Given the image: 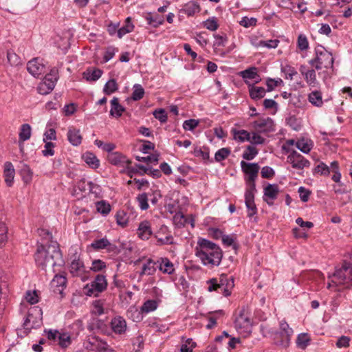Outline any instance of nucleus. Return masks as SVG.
<instances>
[{"label":"nucleus","mask_w":352,"mask_h":352,"mask_svg":"<svg viewBox=\"0 0 352 352\" xmlns=\"http://www.w3.org/2000/svg\"><path fill=\"white\" fill-rule=\"evenodd\" d=\"M37 232L41 237V243L38 245L34 254L36 265L46 273L59 272L58 267L63 266L65 261L58 243L52 240V234L47 230L39 228Z\"/></svg>","instance_id":"obj_1"},{"label":"nucleus","mask_w":352,"mask_h":352,"mask_svg":"<svg viewBox=\"0 0 352 352\" xmlns=\"http://www.w3.org/2000/svg\"><path fill=\"white\" fill-rule=\"evenodd\" d=\"M195 251L196 256L205 266L212 268L219 266L221 262V249L218 245L206 239L199 238Z\"/></svg>","instance_id":"obj_2"},{"label":"nucleus","mask_w":352,"mask_h":352,"mask_svg":"<svg viewBox=\"0 0 352 352\" xmlns=\"http://www.w3.org/2000/svg\"><path fill=\"white\" fill-rule=\"evenodd\" d=\"M105 300L96 299L91 304V321L89 322V330H96L102 333H106L108 327L105 320L98 319L97 317L107 314L108 311L104 308Z\"/></svg>","instance_id":"obj_3"},{"label":"nucleus","mask_w":352,"mask_h":352,"mask_svg":"<svg viewBox=\"0 0 352 352\" xmlns=\"http://www.w3.org/2000/svg\"><path fill=\"white\" fill-rule=\"evenodd\" d=\"M206 284L209 292H216L226 297L230 296L231 291L234 286V278L225 274H222L219 279L213 278L208 280Z\"/></svg>","instance_id":"obj_4"},{"label":"nucleus","mask_w":352,"mask_h":352,"mask_svg":"<svg viewBox=\"0 0 352 352\" xmlns=\"http://www.w3.org/2000/svg\"><path fill=\"white\" fill-rule=\"evenodd\" d=\"M315 58L309 61L310 65L320 71L322 69H332L334 59L332 54L323 46L318 45L315 48Z\"/></svg>","instance_id":"obj_5"},{"label":"nucleus","mask_w":352,"mask_h":352,"mask_svg":"<svg viewBox=\"0 0 352 352\" xmlns=\"http://www.w3.org/2000/svg\"><path fill=\"white\" fill-rule=\"evenodd\" d=\"M333 276V283L336 285H344L345 287L349 288L352 286V264L344 261L340 268L336 269Z\"/></svg>","instance_id":"obj_6"},{"label":"nucleus","mask_w":352,"mask_h":352,"mask_svg":"<svg viewBox=\"0 0 352 352\" xmlns=\"http://www.w3.org/2000/svg\"><path fill=\"white\" fill-rule=\"evenodd\" d=\"M293 333L294 331L289 324L285 320L281 321L279 331L274 333V344L283 348L288 347Z\"/></svg>","instance_id":"obj_7"},{"label":"nucleus","mask_w":352,"mask_h":352,"mask_svg":"<svg viewBox=\"0 0 352 352\" xmlns=\"http://www.w3.org/2000/svg\"><path fill=\"white\" fill-rule=\"evenodd\" d=\"M242 171L248 175L246 184L248 188L246 190H256L255 181L258 177L260 166L257 163H248L241 161L240 163Z\"/></svg>","instance_id":"obj_8"},{"label":"nucleus","mask_w":352,"mask_h":352,"mask_svg":"<svg viewBox=\"0 0 352 352\" xmlns=\"http://www.w3.org/2000/svg\"><path fill=\"white\" fill-rule=\"evenodd\" d=\"M58 79V71L56 67L51 69L50 72L46 74L43 81L39 83L38 87V93L42 95H46L51 92Z\"/></svg>","instance_id":"obj_9"},{"label":"nucleus","mask_w":352,"mask_h":352,"mask_svg":"<svg viewBox=\"0 0 352 352\" xmlns=\"http://www.w3.org/2000/svg\"><path fill=\"white\" fill-rule=\"evenodd\" d=\"M108 286L106 276L102 274H97L89 284V297H98L104 292Z\"/></svg>","instance_id":"obj_10"},{"label":"nucleus","mask_w":352,"mask_h":352,"mask_svg":"<svg viewBox=\"0 0 352 352\" xmlns=\"http://www.w3.org/2000/svg\"><path fill=\"white\" fill-rule=\"evenodd\" d=\"M286 151L290 153L287 156V162L294 168L302 170L310 166V162L296 151L287 149Z\"/></svg>","instance_id":"obj_11"},{"label":"nucleus","mask_w":352,"mask_h":352,"mask_svg":"<svg viewBox=\"0 0 352 352\" xmlns=\"http://www.w3.org/2000/svg\"><path fill=\"white\" fill-rule=\"evenodd\" d=\"M69 272L74 276L79 277L82 282L88 278V274L85 270L83 263L80 259H74L69 266Z\"/></svg>","instance_id":"obj_12"},{"label":"nucleus","mask_w":352,"mask_h":352,"mask_svg":"<svg viewBox=\"0 0 352 352\" xmlns=\"http://www.w3.org/2000/svg\"><path fill=\"white\" fill-rule=\"evenodd\" d=\"M27 69L33 76L38 77L45 72V66L43 60L34 58L28 63Z\"/></svg>","instance_id":"obj_13"},{"label":"nucleus","mask_w":352,"mask_h":352,"mask_svg":"<svg viewBox=\"0 0 352 352\" xmlns=\"http://www.w3.org/2000/svg\"><path fill=\"white\" fill-rule=\"evenodd\" d=\"M279 192L278 186L276 184H268L263 189V201L268 206H272L274 201L277 199Z\"/></svg>","instance_id":"obj_14"},{"label":"nucleus","mask_w":352,"mask_h":352,"mask_svg":"<svg viewBox=\"0 0 352 352\" xmlns=\"http://www.w3.org/2000/svg\"><path fill=\"white\" fill-rule=\"evenodd\" d=\"M67 278L63 274H56L51 281L50 286L54 294H58L63 296V293L66 287Z\"/></svg>","instance_id":"obj_15"},{"label":"nucleus","mask_w":352,"mask_h":352,"mask_svg":"<svg viewBox=\"0 0 352 352\" xmlns=\"http://www.w3.org/2000/svg\"><path fill=\"white\" fill-rule=\"evenodd\" d=\"M110 324L113 332L116 334L123 335L126 331V321L120 316H117L113 318L111 320Z\"/></svg>","instance_id":"obj_16"},{"label":"nucleus","mask_w":352,"mask_h":352,"mask_svg":"<svg viewBox=\"0 0 352 352\" xmlns=\"http://www.w3.org/2000/svg\"><path fill=\"white\" fill-rule=\"evenodd\" d=\"M89 351H94L96 352H113V351L109 348L107 342L96 336L89 337Z\"/></svg>","instance_id":"obj_17"},{"label":"nucleus","mask_w":352,"mask_h":352,"mask_svg":"<svg viewBox=\"0 0 352 352\" xmlns=\"http://www.w3.org/2000/svg\"><path fill=\"white\" fill-rule=\"evenodd\" d=\"M256 190H246L245 192V204L248 209V216L252 217L257 213L254 203V192Z\"/></svg>","instance_id":"obj_18"},{"label":"nucleus","mask_w":352,"mask_h":352,"mask_svg":"<svg viewBox=\"0 0 352 352\" xmlns=\"http://www.w3.org/2000/svg\"><path fill=\"white\" fill-rule=\"evenodd\" d=\"M254 126L260 132H273L275 131L274 120L271 118H261L254 122Z\"/></svg>","instance_id":"obj_19"},{"label":"nucleus","mask_w":352,"mask_h":352,"mask_svg":"<svg viewBox=\"0 0 352 352\" xmlns=\"http://www.w3.org/2000/svg\"><path fill=\"white\" fill-rule=\"evenodd\" d=\"M108 161L114 166L124 167L126 164L131 163L126 157L119 152H111L108 155Z\"/></svg>","instance_id":"obj_20"},{"label":"nucleus","mask_w":352,"mask_h":352,"mask_svg":"<svg viewBox=\"0 0 352 352\" xmlns=\"http://www.w3.org/2000/svg\"><path fill=\"white\" fill-rule=\"evenodd\" d=\"M235 327L238 331L244 333H250L251 331V322L250 320L245 317L243 314H240L234 321Z\"/></svg>","instance_id":"obj_21"},{"label":"nucleus","mask_w":352,"mask_h":352,"mask_svg":"<svg viewBox=\"0 0 352 352\" xmlns=\"http://www.w3.org/2000/svg\"><path fill=\"white\" fill-rule=\"evenodd\" d=\"M245 84L248 85L250 96L254 100L264 98L267 92L264 87L255 86L254 84H251L248 81H245Z\"/></svg>","instance_id":"obj_22"},{"label":"nucleus","mask_w":352,"mask_h":352,"mask_svg":"<svg viewBox=\"0 0 352 352\" xmlns=\"http://www.w3.org/2000/svg\"><path fill=\"white\" fill-rule=\"evenodd\" d=\"M157 263V267L164 274H172L175 271L173 263L168 258H160Z\"/></svg>","instance_id":"obj_23"},{"label":"nucleus","mask_w":352,"mask_h":352,"mask_svg":"<svg viewBox=\"0 0 352 352\" xmlns=\"http://www.w3.org/2000/svg\"><path fill=\"white\" fill-rule=\"evenodd\" d=\"M201 10L199 4L195 1H190L186 3L180 10V12L187 14L188 16H194Z\"/></svg>","instance_id":"obj_24"},{"label":"nucleus","mask_w":352,"mask_h":352,"mask_svg":"<svg viewBox=\"0 0 352 352\" xmlns=\"http://www.w3.org/2000/svg\"><path fill=\"white\" fill-rule=\"evenodd\" d=\"M137 233L142 240L148 239L152 234L150 223L148 221H144L139 225Z\"/></svg>","instance_id":"obj_25"},{"label":"nucleus","mask_w":352,"mask_h":352,"mask_svg":"<svg viewBox=\"0 0 352 352\" xmlns=\"http://www.w3.org/2000/svg\"><path fill=\"white\" fill-rule=\"evenodd\" d=\"M157 263L155 262L151 258H148L145 263L142 265V270L140 272V276H142L144 275H153L156 272Z\"/></svg>","instance_id":"obj_26"},{"label":"nucleus","mask_w":352,"mask_h":352,"mask_svg":"<svg viewBox=\"0 0 352 352\" xmlns=\"http://www.w3.org/2000/svg\"><path fill=\"white\" fill-rule=\"evenodd\" d=\"M14 168L12 164L10 162H7L4 165V177L5 182L8 186H12L14 177Z\"/></svg>","instance_id":"obj_27"},{"label":"nucleus","mask_w":352,"mask_h":352,"mask_svg":"<svg viewBox=\"0 0 352 352\" xmlns=\"http://www.w3.org/2000/svg\"><path fill=\"white\" fill-rule=\"evenodd\" d=\"M125 111V108L119 103V100L116 97H113L111 100L110 115L115 118H119Z\"/></svg>","instance_id":"obj_28"},{"label":"nucleus","mask_w":352,"mask_h":352,"mask_svg":"<svg viewBox=\"0 0 352 352\" xmlns=\"http://www.w3.org/2000/svg\"><path fill=\"white\" fill-rule=\"evenodd\" d=\"M233 134L234 140L239 142H244L245 141H250V133L244 129L237 130L232 129L231 131Z\"/></svg>","instance_id":"obj_29"},{"label":"nucleus","mask_w":352,"mask_h":352,"mask_svg":"<svg viewBox=\"0 0 352 352\" xmlns=\"http://www.w3.org/2000/svg\"><path fill=\"white\" fill-rule=\"evenodd\" d=\"M145 19L147 23L153 28H157L164 22V17L157 14L153 15L152 13H148Z\"/></svg>","instance_id":"obj_30"},{"label":"nucleus","mask_w":352,"mask_h":352,"mask_svg":"<svg viewBox=\"0 0 352 352\" xmlns=\"http://www.w3.org/2000/svg\"><path fill=\"white\" fill-rule=\"evenodd\" d=\"M67 139L72 145H79L82 141V137L80 134L79 130L76 129H69L67 132Z\"/></svg>","instance_id":"obj_31"},{"label":"nucleus","mask_w":352,"mask_h":352,"mask_svg":"<svg viewBox=\"0 0 352 352\" xmlns=\"http://www.w3.org/2000/svg\"><path fill=\"white\" fill-rule=\"evenodd\" d=\"M96 210L102 216L106 217L111 210V205L105 200L98 201L95 203Z\"/></svg>","instance_id":"obj_32"},{"label":"nucleus","mask_w":352,"mask_h":352,"mask_svg":"<svg viewBox=\"0 0 352 352\" xmlns=\"http://www.w3.org/2000/svg\"><path fill=\"white\" fill-rule=\"evenodd\" d=\"M134 25L131 21V17H127L125 20V24L122 27L118 30V37L119 38H122L127 33H130L133 31Z\"/></svg>","instance_id":"obj_33"},{"label":"nucleus","mask_w":352,"mask_h":352,"mask_svg":"<svg viewBox=\"0 0 352 352\" xmlns=\"http://www.w3.org/2000/svg\"><path fill=\"white\" fill-rule=\"evenodd\" d=\"M110 246H111V244L107 238L94 240L89 245V248H91L96 251L105 249Z\"/></svg>","instance_id":"obj_34"},{"label":"nucleus","mask_w":352,"mask_h":352,"mask_svg":"<svg viewBox=\"0 0 352 352\" xmlns=\"http://www.w3.org/2000/svg\"><path fill=\"white\" fill-rule=\"evenodd\" d=\"M310 103L316 107H321L323 104L322 94L319 91H313L308 96Z\"/></svg>","instance_id":"obj_35"},{"label":"nucleus","mask_w":352,"mask_h":352,"mask_svg":"<svg viewBox=\"0 0 352 352\" xmlns=\"http://www.w3.org/2000/svg\"><path fill=\"white\" fill-rule=\"evenodd\" d=\"M20 175L25 184H29L32 179L33 173L27 164H23L21 165Z\"/></svg>","instance_id":"obj_36"},{"label":"nucleus","mask_w":352,"mask_h":352,"mask_svg":"<svg viewBox=\"0 0 352 352\" xmlns=\"http://www.w3.org/2000/svg\"><path fill=\"white\" fill-rule=\"evenodd\" d=\"M193 155L197 157H201L204 161H209L210 150L207 146H196L193 151Z\"/></svg>","instance_id":"obj_37"},{"label":"nucleus","mask_w":352,"mask_h":352,"mask_svg":"<svg viewBox=\"0 0 352 352\" xmlns=\"http://www.w3.org/2000/svg\"><path fill=\"white\" fill-rule=\"evenodd\" d=\"M265 85L267 86V92H271L276 87H277L278 86L283 85L284 82H283V80L280 78H267L266 79Z\"/></svg>","instance_id":"obj_38"},{"label":"nucleus","mask_w":352,"mask_h":352,"mask_svg":"<svg viewBox=\"0 0 352 352\" xmlns=\"http://www.w3.org/2000/svg\"><path fill=\"white\" fill-rule=\"evenodd\" d=\"M310 342V338L308 333H302L298 335L296 339V345L300 349H305Z\"/></svg>","instance_id":"obj_39"},{"label":"nucleus","mask_w":352,"mask_h":352,"mask_svg":"<svg viewBox=\"0 0 352 352\" xmlns=\"http://www.w3.org/2000/svg\"><path fill=\"white\" fill-rule=\"evenodd\" d=\"M240 76L244 80V81H247L246 79L252 80L253 78L258 76V68L256 67H249L243 71L240 72Z\"/></svg>","instance_id":"obj_40"},{"label":"nucleus","mask_w":352,"mask_h":352,"mask_svg":"<svg viewBox=\"0 0 352 352\" xmlns=\"http://www.w3.org/2000/svg\"><path fill=\"white\" fill-rule=\"evenodd\" d=\"M116 219L118 225L124 228L128 224L129 217L124 210H120L116 212Z\"/></svg>","instance_id":"obj_41"},{"label":"nucleus","mask_w":352,"mask_h":352,"mask_svg":"<svg viewBox=\"0 0 352 352\" xmlns=\"http://www.w3.org/2000/svg\"><path fill=\"white\" fill-rule=\"evenodd\" d=\"M31 126L28 124H23L21 126L19 132V140L21 142L26 141L30 138Z\"/></svg>","instance_id":"obj_42"},{"label":"nucleus","mask_w":352,"mask_h":352,"mask_svg":"<svg viewBox=\"0 0 352 352\" xmlns=\"http://www.w3.org/2000/svg\"><path fill=\"white\" fill-rule=\"evenodd\" d=\"M118 89V85L115 79L112 78L108 80L104 85L103 91L107 95H110Z\"/></svg>","instance_id":"obj_43"},{"label":"nucleus","mask_w":352,"mask_h":352,"mask_svg":"<svg viewBox=\"0 0 352 352\" xmlns=\"http://www.w3.org/2000/svg\"><path fill=\"white\" fill-rule=\"evenodd\" d=\"M296 146L303 153L307 154L312 148V144L305 139H301L296 142Z\"/></svg>","instance_id":"obj_44"},{"label":"nucleus","mask_w":352,"mask_h":352,"mask_svg":"<svg viewBox=\"0 0 352 352\" xmlns=\"http://www.w3.org/2000/svg\"><path fill=\"white\" fill-rule=\"evenodd\" d=\"M133 93L131 95V99L134 101L141 100L144 95V89L140 84H135L133 87Z\"/></svg>","instance_id":"obj_45"},{"label":"nucleus","mask_w":352,"mask_h":352,"mask_svg":"<svg viewBox=\"0 0 352 352\" xmlns=\"http://www.w3.org/2000/svg\"><path fill=\"white\" fill-rule=\"evenodd\" d=\"M157 307V302L155 300H148L141 307V311L143 313H149L155 311Z\"/></svg>","instance_id":"obj_46"},{"label":"nucleus","mask_w":352,"mask_h":352,"mask_svg":"<svg viewBox=\"0 0 352 352\" xmlns=\"http://www.w3.org/2000/svg\"><path fill=\"white\" fill-rule=\"evenodd\" d=\"M203 25L210 31H215L219 28L218 21L215 16L210 17L204 21Z\"/></svg>","instance_id":"obj_47"},{"label":"nucleus","mask_w":352,"mask_h":352,"mask_svg":"<svg viewBox=\"0 0 352 352\" xmlns=\"http://www.w3.org/2000/svg\"><path fill=\"white\" fill-rule=\"evenodd\" d=\"M230 148L227 147L221 148L216 152L214 155V160L218 162H221L226 160L230 155Z\"/></svg>","instance_id":"obj_48"},{"label":"nucleus","mask_w":352,"mask_h":352,"mask_svg":"<svg viewBox=\"0 0 352 352\" xmlns=\"http://www.w3.org/2000/svg\"><path fill=\"white\" fill-rule=\"evenodd\" d=\"M258 150L252 146H248L242 157L244 160H252L258 155Z\"/></svg>","instance_id":"obj_49"},{"label":"nucleus","mask_w":352,"mask_h":352,"mask_svg":"<svg viewBox=\"0 0 352 352\" xmlns=\"http://www.w3.org/2000/svg\"><path fill=\"white\" fill-rule=\"evenodd\" d=\"M236 239V236L227 234H223L221 239L222 242L224 245L227 246H232L234 250H236L239 248V245L235 243Z\"/></svg>","instance_id":"obj_50"},{"label":"nucleus","mask_w":352,"mask_h":352,"mask_svg":"<svg viewBox=\"0 0 352 352\" xmlns=\"http://www.w3.org/2000/svg\"><path fill=\"white\" fill-rule=\"evenodd\" d=\"M281 72L285 74V78L289 80H292L294 76L297 74L296 69L289 65L282 66Z\"/></svg>","instance_id":"obj_51"},{"label":"nucleus","mask_w":352,"mask_h":352,"mask_svg":"<svg viewBox=\"0 0 352 352\" xmlns=\"http://www.w3.org/2000/svg\"><path fill=\"white\" fill-rule=\"evenodd\" d=\"M94 144L98 147L102 148L103 151L111 153L115 149L116 145L113 143H104L101 140H96Z\"/></svg>","instance_id":"obj_52"},{"label":"nucleus","mask_w":352,"mask_h":352,"mask_svg":"<svg viewBox=\"0 0 352 352\" xmlns=\"http://www.w3.org/2000/svg\"><path fill=\"white\" fill-rule=\"evenodd\" d=\"M155 118L157 119L160 122L165 123L168 120V115L165 109H155L153 113Z\"/></svg>","instance_id":"obj_53"},{"label":"nucleus","mask_w":352,"mask_h":352,"mask_svg":"<svg viewBox=\"0 0 352 352\" xmlns=\"http://www.w3.org/2000/svg\"><path fill=\"white\" fill-rule=\"evenodd\" d=\"M137 201L141 210H146L148 208L147 194L144 192L137 197Z\"/></svg>","instance_id":"obj_54"},{"label":"nucleus","mask_w":352,"mask_h":352,"mask_svg":"<svg viewBox=\"0 0 352 352\" xmlns=\"http://www.w3.org/2000/svg\"><path fill=\"white\" fill-rule=\"evenodd\" d=\"M304 77L307 83L310 85H315L317 83L316 73L314 69H310L306 72Z\"/></svg>","instance_id":"obj_55"},{"label":"nucleus","mask_w":352,"mask_h":352,"mask_svg":"<svg viewBox=\"0 0 352 352\" xmlns=\"http://www.w3.org/2000/svg\"><path fill=\"white\" fill-rule=\"evenodd\" d=\"M279 43V41L277 39L274 40H267V41H260L257 44L255 45L256 47H267V48H276Z\"/></svg>","instance_id":"obj_56"},{"label":"nucleus","mask_w":352,"mask_h":352,"mask_svg":"<svg viewBox=\"0 0 352 352\" xmlns=\"http://www.w3.org/2000/svg\"><path fill=\"white\" fill-rule=\"evenodd\" d=\"M106 267V263L104 261L100 259H95L92 261L91 267H89V270L93 272H98L105 269Z\"/></svg>","instance_id":"obj_57"},{"label":"nucleus","mask_w":352,"mask_h":352,"mask_svg":"<svg viewBox=\"0 0 352 352\" xmlns=\"http://www.w3.org/2000/svg\"><path fill=\"white\" fill-rule=\"evenodd\" d=\"M315 173L322 175L327 176L330 173V168L324 162H320L314 169Z\"/></svg>","instance_id":"obj_58"},{"label":"nucleus","mask_w":352,"mask_h":352,"mask_svg":"<svg viewBox=\"0 0 352 352\" xmlns=\"http://www.w3.org/2000/svg\"><path fill=\"white\" fill-rule=\"evenodd\" d=\"M89 194L94 195L96 198L102 197V188L98 184L89 182Z\"/></svg>","instance_id":"obj_59"},{"label":"nucleus","mask_w":352,"mask_h":352,"mask_svg":"<svg viewBox=\"0 0 352 352\" xmlns=\"http://www.w3.org/2000/svg\"><path fill=\"white\" fill-rule=\"evenodd\" d=\"M298 47L301 51H305L309 47V42L305 35L300 34L297 41Z\"/></svg>","instance_id":"obj_60"},{"label":"nucleus","mask_w":352,"mask_h":352,"mask_svg":"<svg viewBox=\"0 0 352 352\" xmlns=\"http://www.w3.org/2000/svg\"><path fill=\"white\" fill-rule=\"evenodd\" d=\"M198 120L189 119L186 120L183 123V128L186 131H193L199 124Z\"/></svg>","instance_id":"obj_61"},{"label":"nucleus","mask_w":352,"mask_h":352,"mask_svg":"<svg viewBox=\"0 0 352 352\" xmlns=\"http://www.w3.org/2000/svg\"><path fill=\"white\" fill-rule=\"evenodd\" d=\"M261 174L263 178L270 179L275 175V171L272 167L265 166L262 168Z\"/></svg>","instance_id":"obj_62"},{"label":"nucleus","mask_w":352,"mask_h":352,"mask_svg":"<svg viewBox=\"0 0 352 352\" xmlns=\"http://www.w3.org/2000/svg\"><path fill=\"white\" fill-rule=\"evenodd\" d=\"M256 22L257 20L255 18H248V16H244L241 19L239 23L241 25L245 28H250L256 25Z\"/></svg>","instance_id":"obj_63"},{"label":"nucleus","mask_w":352,"mask_h":352,"mask_svg":"<svg viewBox=\"0 0 352 352\" xmlns=\"http://www.w3.org/2000/svg\"><path fill=\"white\" fill-rule=\"evenodd\" d=\"M58 340L61 347H67L71 343L70 336L67 333H59Z\"/></svg>","instance_id":"obj_64"}]
</instances>
